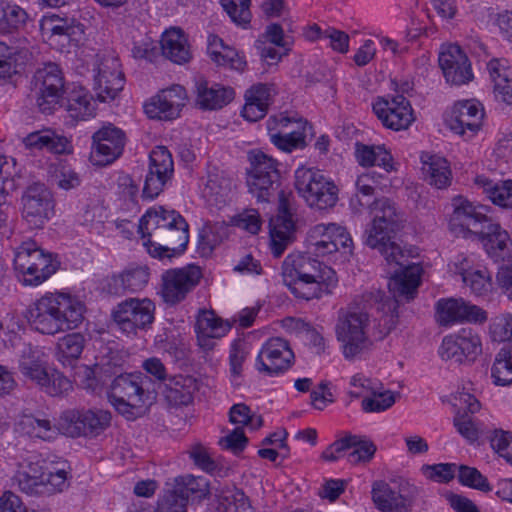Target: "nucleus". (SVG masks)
<instances>
[{
	"instance_id": "nucleus-1",
	"label": "nucleus",
	"mask_w": 512,
	"mask_h": 512,
	"mask_svg": "<svg viewBox=\"0 0 512 512\" xmlns=\"http://www.w3.org/2000/svg\"><path fill=\"white\" fill-rule=\"evenodd\" d=\"M359 205L368 207L372 221L365 230L364 243L379 251L387 264L395 265L394 277L389 287L395 297L412 300L420 285L421 268L409 262L408 256L395 242V236L402 227L403 216L395 204L386 197L373 202L359 200Z\"/></svg>"
},
{
	"instance_id": "nucleus-2",
	"label": "nucleus",
	"mask_w": 512,
	"mask_h": 512,
	"mask_svg": "<svg viewBox=\"0 0 512 512\" xmlns=\"http://www.w3.org/2000/svg\"><path fill=\"white\" fill-rule=\"evenodd\" d=\"M310 253H291L282 264L283 283L299 299L319 298L337 283L334 270L312 258Z\"/></svg>"
},
{
	"instance_id": "nucleus-3",
	"label": "nucleus",
	"mask_w": 512,
	"mask_h": 512,
	"mask_svg": "<svg viewBox=\"0 0 512 512\" xmlns=\"http://www.w3.org/2000/svg\"><path fill=\"white\" fill-rule=\"evenodd\" d=\"M85 305L77 297L61 292H47L30 309L34 328L46 335L76 329L84 320Z\"/></svg>"
},
{
	"instance_id": "nucleus-4",
	"label": "nucleus",
	"mask_w": 512,
	"mask_h": 512,
	"mask_svg": "<svg viewBox=\"0 0 512 512\" xmlns=\"http://www.w3.org/2000/svg\"><path fill=\"white\" fill-rule=\"evenodd\" d=\"M335 333L347 360H354L369 351L376 339L374 319L365 307H349L339 311Z\"/></svg>"
},
{
	"instance_id": "nucleus-5",
	"label": "nucleus",
	"mask_w": 512,
	"mask_h": 512,
	"mask_svg": "<svg viewBox=\"0 0 512 512\" xmlns=\"http://www.w3.org/2000/svg\"><path fill=\"white\" fill-rule=\"evenodd\" d=\"M67 468L62 460L33 457L18 472L16 480L20 490L28 495H50L67 487Z\"/></svg>"
},
{
	"instance_id": "nucleus-6",
	"label": "nucleus",
	"mask_w": 512,
	"mask_h": 512,
	"mask_svg": "<svg viewBox=\"0 0 512 512\" xmlns=\"http://www.w3.org/2000/svg\"><path fill=\"white\" fill-rule=\"evenodd\" d=\"M149 384L150 379L141 372L121 374L110 385L109 401L128 420L134 419L137 411L152 401Z\"/></svg>"
},
{
	"instance_id": "nucleus-7",
	"label": "nucleus",
	"mask_w": 512,
	"mask_h": 512,
	"mask_svg": "<svg viewBox=\"0 0 512 512\" xmlns=\"http://www.w3.org/2000/svg\"><path fill=\"white\" fill-rule=\"evenodd\" d=\"M14 269L24 286H38L58 269L52 253L40 248L35 241H25L15 249Z\"/></svg>"
},
{
	"instance_id": "nucleus-8",
	"label": "nucleus",
	"mask_w": 512,
	"mask_h": 512,
	"mask_svg": "<svg viewBox=\"0 0 512 512\" xmlns=\"http://www.w3.org/2000/svg\"><path fill=\"white\" fill-rule=\"evenodd\" d=\"M250 168L247 170L246 184L248 192L259 203H270L279 192L280 172L278 162L260 150L250 151L248 154Z\"/></svg>"
},
{
	"instance_id": "nucleus-9",
	"label": "nucleus",
	"mask_w": 512,
	"mask_h": 512,
	"mask_svg": "<svg viewBox=\"0 0 512 512\" xmlns=\"http://www.w3.org/2000/svg\"><path fill=\"white\" fill-rule=\"evenodd\" d=\"M67 89L63 71L56 63L38 68L31 80V97L43 114H52L62 106Z\"/></svg>"
},
{
	"instance_id": "nucleus-10",
	"label": "nucleus",
	"mask_w": 512,
	"mask_h": 512,
	"mask_svg": "<svg viewBox=\"0 0 512 512\" xmlns=\"http://www.w3.org/2000/svg\"><path fill=\"white\" fill-rule=\"evenodd\" d=\"M295 188L311 208L325 210L338 202V187L318 169L299 167L295 171Z\"/></svg>"
},
{
	"instance_id": "nucleus-11",
	"label": "nucleus",
	"mask_w": 512,
	"mask_h": 512,
	"mask_svg": "<svg viewBox=\"0 0 512 512\" xmlns=\"http://www.w3.org/2000/svg\"><path fill=\"white\" fill-rule=\"evenodd\" d=\"M155 304L149 298H127L118 303L111 316L117 327L126 334L147 330L155 319Z\"/></svg>"
},
{
	"instance_id": "nucleus-12",
	"label": "nucleus",
	"mask_w": 512,
	"mask_h": 512,
	"mask_svg": "<svg viewBox=\"0 0 512 512\" xmlns=\"http://www.w3.org/2000/svg\"><path fill=\"white\" fill-rule=\"evenodd\" d=\"M308 253L325 256L340 248L351 251L353 241L347 229L336 223H320L311 227L306 236Z\"/></svg>"
},
{
	"instance_id": "nucleus-13",
	"label": "nucleus",
	"mask_w": 512,
	"mask_h": 512,
	"mask_svg": "<svg viewBox=\"0 0 512 512\" xmlns=\"http://www.w3.org/2000/svg\"><path fill=\"white\" fill-rule=\"evenodd\" d=\"M22 218L31 229L43 228L54 214L51 192L40 183L26 188L22 198Z\"/></svg>"
},
{
	"instance_id": "nucleus-14",
	"label": "nucleus",
	"mask_w": 512,
	"mask_h": 512,
	"mask_svg": "<svg viewBox=\"0 0 512 512\" xmlns=\"http://www.w3.org/2000/svg\"><path fill=\"white\" fill-rule=\"evenodd\" d=\"M481 352V338L471 328H462L458 333L445 336L439 347L441 359L456 364L472 362Z\"/></svg>"
},
{
	"instance_id": "nucleus-15",
	"label": "nucleus",
	"mask_w": 512,
	"mask_h": 512,
	"mask_svg": "<svg viewBox=\"0 0 512 512\" xmlns=\"http://www.w3.org/2000/svg\"><path fill=\"white\" fill-rule=\"evenodd\" d=\"M189 227L141 233L148 253L158 259H171L182 254L189 241Z\"/></svg>"
},
{
	"instance_id": "nucleus-16",
	"label": "nucleus",
	"mask_w": 512,
	"mask_h": 512,
	"mask_svg": "<svg viewBox=\"0 0 512 512\" xmlns=\"http://www.w3.org/2000/svg\"><path fill=\"white\" fill-rule=\"evenodd\" d=\"M92 140L90 161L95 166H106L122 155L126 136L122 129L106 123L93 134Z\"/></svg>"
},
{
	"instance_id": "nucleus-17",
	"label": "nucleus",
	"mask_w": 512,
	"mask_h": 512,
	"mask_svg": "<svg viewBox=\"0 0 512 512\" xmlns=\"http://www.w3.org/2000/svg\"><path fill=\"white\" fill-rule=\"evenodd\" d=\"M202 272L198 266L169 269L162 274L161 296L169 305L182 302L198 285Z\"/></svg>"
},
{
	"instance_id": "nucleus-18",
	"label": "nucleus",
	"mask_w": 512,
	"mask_h": 512,
	"mask_svg": "<svg viewBox=\"0 0 512 512\" xmlns=\"http://www.w3.org/2000/svg\"><path fill=\"white\" fill-rule=\"evenodd\" d=\"M94 90L101 102L114 100L123 89L125 79L119 59L112 53L99 57L94 69Z\"/></svg>"
},
{
	"instance_id": "nucleus-19",
	"label": "nucleus",
	"mask_w": 512,
	"mask_h": 512,
	"mask_svg": "<svg viewBox=\"0 0 512 512\" xmlns=\"http://www.w3.org/2000/svg\"><path fill=\"white\" fill-rule=\"evenodd\" d=\"M373 112L385 128L394 131L408 129L415 120L410 102L401 94L379 97L373 103Z\"/></svg>"
},
{
	"instance_id": "nucleus-20",
	"label": "nucleus",
	"mask_w": 512,
	"mask_h": 512,
	"mask_svg": "<svg viewBox=\"0 0 512 512\" xmlns=\"http://www.w3.org/2000/svg\"><path fill=\"white\" fill-rule=\"evenodd\" d=\"M294 353L289 343L280 337L268 339L261 347L255 362L258 372L278 376L287 371L293 363Z\"/></svg>"
},
{
	"instance_id": "nucleus-21",
	"label": "nucleus",
	"mask_w": 512,
	"mask_h": 512,
	"mask_svg": "<svg viewBox=\"0 0 512 512\" xmlns=\"http://www.w3.org/2000/svg\"><path fill=\"white\" fill-rule=\"evenodd\" d=\"M415 487L407 481H400L393 487L379 480L372 484V500L381 512H407L413 501Z\"/></svg>"
},
{
	"instance_id": "nucleus-22",
	"label": "nucleus",
	"mask_w": 512,
	"mask_h": 512,
	"mask_svg": "<svg viewBox=\"0 0 512 512\" xmlns=\"http://www.w3.org/2000/svg\"><path fill=\"white\" fill-rule=\"evenodd\" d=\"M438 62L445 81L450 86L466 85L474 78L471 62L465 51L457 44L442 45Z\"/></svg>"
},
{
	"instance_id": "nucleus-23",
	"label": "nucleus",
	"mask_w": 512,
	"mask_h": 512,
	"mask_svg": "<svg viewBox=\"0 0 512 512\" xmlns=\"http://www.w3.org/2000/svg\"><path fill=\"white\" fill-rule=\"evenodd\" d=\"M436 319L442 326L457 323H484L487 312L463 298L440 299L436 303Z\"/></svg>"
},
{
	"instance_id": "nucleus-24",
	"label": "nucleus",
	"mask_w": 512,
	"mask_h": 512,
	"mask_svg": "<svg viewBox=\"0 0 512 512\" xmlns=\"http://www.w3.org/2000/svg\"><path fill=\"white\" fill-rule=\"evenodd\" d=\"M302 119L283 114L271 116L267 120L270 141L284 152H292L305 146V135L300 131Z\"/></svg>"
},
{
	"instance_id": "nucleus-25",
	"label": "nucleus",
	"mask_w": 512,
	"mask_h": 512,
	"mask_svg": "<svg viewBox=\"0 0 512 512\" xmlns=\"http://www.w3.org/2000/svg\"><path fill=\"white\" fill-rule=\"evenodd\" d=\"M453 213L449 220L450 229L456 234L466 237L468 234L477 235L489 221L481 211V207L474 206L462 196L452 200Z\"/></svg>"
},
{
	"instance_id": "nucleus-26",
	"label": "nucleus",
	"mask_w": 512,
	"mask_h": 512,
	"mask_svg": "<svg viewBox=\"0 0 512 512\" xmlns=\"http://www.w3.org/2000/svg\"><path fill=\"white\" fill-rule=\"evenodd\" d=\"M187 100L186 90L181 85H173L152 97L144 106L151 119L172 120L180 115Z\"/></svg>"
},
{
	"instance_id": "nucleus-27",
	"label": "nucleus",
	"mask_w": 512,
	"mask_h": 512,
	"mask_svg": "<svg viewBox=\"0 0 512 512\" xmlns=\"http://www.w3.org/2000/svg\"><path fill=\"white\" fill-rule=\"evenodd\" d=\"M484 111L480 104L466 100L454 105L447 119L448 127L465 140L474 137L482 126Z\"/></svg>"
},
{
	"instance_id": "nucleus-28",
	"label": "nucleus",
	"mask_w": 512,
	"mask_h": 512,
	"mask_svg": "<svg viewBox=\"0 0 512 512\" xmlns=\"http://www.w3.org/2000/svg\"><path fill=\"white\" fill-rule=\"evenodd\" d=\"M149 278L150 272L147 266H129L123 271L107 277L104 290L113 296L137 293L147 286Z\"/></svg>"
},
{
	"instance_id": "nucleus-29",
	"label": "nucleus",
	"mask_w": 512,
	"mask_h": 512,
	"mask_svg": "<svg viewBox=\"0 0 512 512\" xmlns=\"http://www.w3.org/2000/svg\"><path fill=\"white\" fill-rule=\"evenodd\" d=\"M195 332L198 345L205 351H210L215 346V339L225 336L231 326L224 322L212 310H200L195 323Z\"/></svg>"
},
{
	"instance_id": "nucleus-30",
	"label": "nucleus",
	"mask_w": 512,
	"mask_h": 512,
	"mask_svg": "<svg viewBox=\"0 0 512 512\" xmlns=\"http://www.w3.org/2000/svg\"><path fill=\"white\" fill-rule=\"evenodd\" d=\"M84 25L75 18L60 17L56 14L44 17L41 31L52 38H60L69 44L78 45L84 38Z\"/></svg>"
},
{
	"instance_id": "nucleus-31",
	"label": "nucleus",
	"mask_w": 512,
	"mask_h": 512,
	"mask_svg": "<svg viewBox=\"0 0 512 512\" xmlns=\"http://www.w3.org/2000/svg\"><path fill=\"white\" fill-rule=\"evenodd\" d=\"M477 236L487 254L495 261H504L510 256L512 241L499 224L488 221Z\"/></svg>"
},
{
	"instance_id": "nucleus-32",
	"label": "nucleus",
	"mask_w": 512,
	"mask_h": 512,
	"mask_svg": "<svg viewBox=\"0 0 512 512\" xmlns=\"http://www.w3.org/2000/svg\"><path fill=\"white\" fill-rule=\"evenodd\" d=\"M271 251L274 257H280L295 238V222L287 208H281L279 214L270 222Z\"/></svg>"
},
{
	"instance_id": "nucleus-33",
	"label": "nucleus",
	"mask_w": 512,
	"mask_h": 512,
	"mask_svg": "<svg viewBox=\"0 0 512 512\" xmlns=\"http://www.w3.org/2000/svg\"><path fill=\"white\" fill-rule=\"evenodd\" d=\"M195 86L196 103L204 110L221 109L234 98V90L231 87H224L220 84L208 86L207 81L202 77L196 80Z\"/></svg>"
},
{
	"instance_id": "nucleus-34",
	"label": "nucleus",
	"mask_w": 512,
	"mask_h": 512,
	"mask_svg": "<svg viewBox=\"0 0 512 512\" xmlns=\"http://www.w3.org/2000/svg\"><path fill=\"white\" fill-rule=\"evenodd\" d=\"M179 227H189L186 220L179 212L158 207L156 209L148 210L141 217L138 230L140 233H146Z\"/></svg>"
},
{
	"instance_id": "nucleus-35",
	"label": "nucleus",
	"mask_w": 512,
	"mask_h": 512,
	"mask_svg": "<svg viewBox=\"0 0 512 512\" xmlns=\"http://www.w3.org/2000/svg\"><path fill=\"white\" fill-rule=\"evenodd\" d=\"M495 98L512 104V67L505 60L492 59L487 64Z\"/></svg>"
},
{
	"instance_id": "nucleus-36",
	"label": "nucleus",
	"mask_w": 512,
	"mask_h": 512,
	"mask_svg": "<svg viewBox=\"0 0 512 512\" xmlns=\"http://www.w3.org/2000/svg\"><path fill=\"white\" fill-rule=\"evenodd\" d=\"M161 49L163 55L176 64H185L192 58L187 37L179 28H172L163 34Z\"/></svg>"
},
{
	"instance_id": "nucleus-37",
	"label": "nucleus",
	"mask_w": 512,
	"mask_h": 512,
	"mask_svg": "<svg viewBox=\"0 0 512 512\" xmlns=\"http://www.w3.org/2000/svg\"><path fill=\"white\" fill-rule=\"evenodd\" d=\"M65 94L66 109L72 118L83 120L94 115L95 100L86 88L73 85Z\"/></svg>"
},
{
	"instance_id": "nucleus-38",
	"label": "nucleus",
	"mask_w": 512,
	"mask_h": 512,
	"mask_svg": "<svg viewBox=\"0 0 512 512\" xmlns=\"http://www.w3.org/2000/svg\"><path fill=\"white\" fill-rule=\"evenodd\" d=\"M209 481L202 476L190 474L178 476L174 479L171 489L178 493L187 503L201 501L210 495Z\"/></svg>"
},
{
	"instance_id": "nucleus-39",
	"label": "nucleus",
	"mask_w": 512,
	"mask_h": 512,
	"mask_svg": "<svg viewBox=\"0 0 512 512\" xmlns=\"http://www.w3.org/2000/svg\"><path fill=\"white\" fill-rule=\"evenodd\" d=\"M422 172L426 181L438 189L451 183V170L447 160L438 155L425 154L421 157Z\"/></svg>"
},
{
	"instance_id": "nucleus-40",
	"label": "nucleus",
	"mask_w": 512,
	"mask_h": 512,
	"mask_svg": "<svg viewBox=\"0 0 512 512\" xmlns=\"http://www.w3.org/2000/svg\"><path fill=\"white\" fill-rule=\"evenodd\" d=\"M355 157L363 167L378 166L386 173L394 169L393 158L384 146H369L357 142L355 144Z\"/></svg>"
},
{
	"instance_id": "nucleus-41",
	"label": "nucleus",
	"mask_w": 512,
	"mask_h": 512,
	"mask_svg": "<svg viewBox=\"0 0 512 512\" xmlns=\"http://www.w3.org/2000/svg\"><path fill=\"white\" fill-rule=\"evenodd\" d=\"M19 430L31 438L42 440L53 439L57 433V422L53 423L48 417L43 415H24L19 423Z\"/></svg>"
},
{
	"instance_id": "nucleus-42",
	"label": "nucleus",
	"mask_w": 512,
	"mask_h": 512,
	"mask_svg": "<svg viewBox=\"0 0 512 512\" xmlns=\"http://www.w3.org/2000/svg\"><path fill=\"white\" fill-rule=\"evenodd\" d=\"M475 184L483 189V193L495 204L503 208H512V180L493 182L486 176L475 178Z\"/></svg>"
},
{
	"instance_id": "nucleus-43",
	"label": "nucleus",
	"mask_w": 512,
	"mask_h": 512,
	"mask_svg": "<svg viewBox=\"0 0 512 512\" xmlns=\"http://www.w3.org/2000/svg\"><path fill=\"white\" fill-rule=\"evenodd\" d=\"M24 144L30 149L46 150L54 154H63L68 148V140L50 130L30 133L25 137Z\"/></svg>"
},
{
	"instance_id": "nucleus-44",
	"label": "nucleus",
	"mask_w": 512,
	"mask_h": 512,
	"mask_svg": "<svg viewBox=\"0 0 512 512\" xmlns=\"http://www.w3.org/2000/svg\"><path fill=\"white\" fill-rule=\"evenodd\" d=\"M85 347V338L81 333L74 332L60 338L57 342V359L64 365L72 367Z\"/></svg>"
},
{
	"instance_id": "nucleus-45",
	"label": "nucleus",
	"mask_w": 512,
	"mask_h": 512,
	"mask_svg": "<svg viewBox=\"0 0 512 512\" xmlns=\"http://www.w3.org/2000/svg\"><path fill=\"white\" fill-rule=\"evenodd\" d=\"M191 379L175 376L168 379L163 391L167 402L173 406L188 405L192 401Z\"/></svg>"
},
{
	"instance_id": "nucleus-46",
	"label": "nucleus",
	"mask_w": 512,
	"mask_h": 512,
	"mask_svg": "<svg viewBox=\"0 0 512 512\" xmlns=\"http://www.w3.org/2000/svg\"><path fill=\"white\" fill-rule=\"evenodd\" d=\"M83 425L81 437H97L111 423V413L102 409H82Z\"/></svg>"
},
{
	"instance_id": "nucleus-47",
	"label": "nucleus",
	"mask_w": 512,
	"mask_h": 512,
	"mask_svg": "<svg viewBox=\"0 0 512 512\" xmlns=\"http://www.w3.org/2000/svg\"><path fill=\"white\" fill-rule=\"evenodd\" d=\"M491 376L495 385L512 384V345H506L499 350L491 369Z\"/></svg>"
},
{
	"instance_id": "nucleus-48",
	"label": "nucleus",
	"mask_w": 512,
	"mask_h": 512,
	"mask_svg": "<svg viewBox=\"0 0 512 512\" xmlns=\"http://www.w3.org/2000/svg\"><path fill=\"white\" fill-rule=\"evenodd\" d=\"M82 425V409H67L57 420L58 432L72 438L81 437Z\"/></svg>"
},
{
	"instance_id": "nucleus-49",
	"label": "nucleus",
	"mask_w": 512,
	"mask_h": 512,
	"mask_svg": "<svg viewBox=\"0 0 512 512\" xmlns=\"http://www.w3.org/2000/svg\"><path fill=\"white\" fill-rule=\"evenodd\" d=\"M371 397L362 400L361 406L366 413H380L391 408L396 402V393L392 391L377 392L374 389Z\"/></svg>"
},
{
	"instance_id": "nucleus-50",
	"label": "nucleus",
	"mask_w": 512,
	"mask_h": 512,
	"mask_svg": "<svg viewBox=\"0 0 512 512\" xmlns=\"http://www.w3.org/2000/svg\"><path fill=\"white\" fill-rule=\"evenodd\" d=\"M458 480L462 485L482 492H490L493 489L488 479L474 467L466 465L459 466Z\"/></svg>"
},
{
	"instance_id": "nucleus-51",
	"label": "nucleus",
	"mask_w": 512,
	"mask_h": 512,
	"mask_svg": "<svg viewBox=\"0 0 512 512\" xmlns=\"http://www.w3.org/2000/svg\"><path fill=\"white\" fill-rule=\"evenodd\" d=\"M352 437L355 439L350 441L351 450L347 454L348 461L352 464L370 461L376 452V446L364 437L358 435H352Z\"/></svg>"
},
{
	"instance_id": "nucleus-52",
	"label": "nucleus",
	"mask_w": 512,
	"mask_h": 512,
	"mask_svg": "<svg viewBox=\"0 0 512 512\" xmlns=\"http://www.w3.org/2000/svg\"><path fill=\"white\" fill-rule=\"evenodd\" d=\"M251 0H221V5L231 20L240 26H246L251 21Z\"/></svg>"
},
{
	"instance_id": "nucleus-53",
	"label": "nucleus",
	"mask_w": 512,
	"mask_h": 512,
	"mask_svg": "<svg viewBox=\"0 0 512 512\" xmlns=\"http://www.w3.org/2000/svg\"><path fill=\"white\" fill-rule=\"evenodd\" d=\"M159 170H153L149 168L145 178L142 196L147 199L156 198L165 188V186L171 181L172 174H163Z\"/></svg>"
},
{
	"instance_id": "nucleus-54",
	"label": "nucleus",
	"mask_w": 512,
	"mask_h": 512,
	"mask_svg": "<svg viewBox=\"0 0 512 512\" xmlns=\"http://www.w3.org/2000/svg\"><path fill=\"white\" fill-rule=\"evenodd\" d=\"M453 424L457 432L469 443H474L478 440L480 426L476 418L471 414L459 411L453 419Z\"/></svg>"
},
{
	"instance_id": "nucleus-55",
	"label": "nucleus",
	"mask_w": 512,
	"mask_h": 512,
	"mask_svg": "<svg viewBox=\"0 0 512 512\" xmlns=\"http://www.w3.org/2000/svg\"><path fill=\"white\" fill-rule=\"evenodd\" d=\"M42 383L41 389L53 397L64 396L73 389L72 382L58 371L49 373L48 379Z\"/></svg>"
},
{
	"instance_id": "nucleus-56",
	"label": "nucleus",
	"mask_w": 512,
	"mask_h": 512,
	"mask_svg": "<svg viewBox=\"0 0 512 512\" xmlns=\"http://www.w3.org/2000/svg\"><path fill=\"white\" fill-rule=\"evenodd\" d=\"M462 280L477 295L488 292L491 287V275L484 267L471 270Z\"/></svg>"
},
{
	"instance_id": "nucleus-57",
	"label": "nucleus",
	"mask_w": 512,
	"mask_h": 512,
	"mask_svg": "<svg viewBox=\"0 0 512 512\" xmlns=\"http://www.w3.org/2000/svg\"><path fill=\"white\" fill-rule=\"evenodd\" d=\"M22 375L35 382L40 387L42 382L48 379L49 372L39 360L31 357H23L19 364Z\"/></svg>"
},
{
	"instance_id": "nucleus-58",
	"label": "nucleus",
	"mask_w": 512,
	"mask_h": 512,
	"mask_svg": "<svg viewBox=\"0 0 512 512\" xmlns=\"http://www.w3.org/2000/svg\"><path fill=\"white\" fill-rule=\"evenodd\" d=\"M456 464L439 463L433 465H423L422 474L432 481L438 483H448L455 477Z\"/></svg>"
},
{
	"instance_id": "nucleus-59",
	"label": "nucleus",
	"mask_w": 512,
	"mask_h": 512,
	"mask_svg": "<svg viewBox=\"0 0 512 512\" xmlns=\"http://www.w3.org/2000/svg\"><path fill=\"white\" fill-rule=\"evenodd\" d=\"M149 168L173 175L174 162L170 151L164 146L155 147L149 155Z\"/></svg>"
},
{
	"instance_id": "nucleus-60",
	"label": "nucleus",
	"mask_w": 512,
	"mask_h": 512,
	"mask_svg": "<svg viewBox=\"0 0 512 512\" xmlns=\"http://www.w3.org/2000/svg\"><path fill=\"white\" fill-rule=\"evenodd\" d=\"M211 58L219 65L229 66L238 71L243 70L246 65V62L239 56L238 52L226 45L220 50H212Z\"/></svg>"
},
{
	"instance_id": "nucleus-61",
	"label": "nucleus",
	"mask_w": 512,
	"mask_h": 512,
	"mask_svg": "<svg viewBox=\"0 0 512 512\" xmlns=\"http://www.w3.org/2000/svg\"><path fill=\"white\" fill-rule=\"evenodd\" d=\"M493 450L507 462L512 464V433L496 429L490 438Z\"/></svg>"
},
{
	"instance_id": "nucleus-62",
	"label": "nucleus",
	"mask_w": 512,
	"mask_h": 512,
	"mask_svg": "<svg viewBox=\"0 0 512 512\" xmlns=\"http://www.w3.org/2000/svg\"><path fill=\"white\" fill-rule=\"evenodd\" d=\"M247 354L245 343L240 339L234 340L229 353L230 374L234 379L241 377Z\"/></svg>"
},
{
	"instance_id": "nucleus-63",
	"label": "nucleus",
	"mask_w": 512,
	"mask_h": 512,
	"mask_svg": "<svg viewBox=\"0 0 512 512\" xmlns=\"http://www.w3.org/2000/svg\"><path fill=\"white\" fill-rule=\"evenodd\" d=\"M187 502L173 489H168L158 501L156 512H186Z\"/></svg>"
},
{
	"instance_id": "nucleus-64",
	"label": "nucleus",
	"mask_w": 512,
	"mask_h": 512,
	"mask_svg": "<svg viewBox=\"0 0 512 512\" xmlns=\"http://www.w3.org/2000/svg\"><path fill=\"white\" fill-rule=\"evenodd\" d=\"M490 332L495 341H512V314L496 317L490 326Z\"/></svg>"
}]
</instances>
